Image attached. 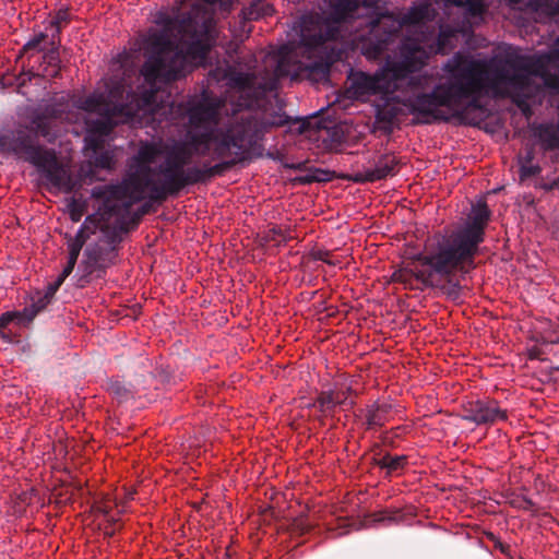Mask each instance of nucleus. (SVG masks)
Wrapping results in <instances>:
<instances>
[{
    "mask_svg": "<svg viewBox=\"0 0 559 559\" xmlns=\"http://www.w3.org/2000/svg\"><path fill=\"white\" fill-rule=\"evenodd\" d=\"M298 39L270 51L264 58L261 79L230 72L228 96L219 99L203 90L189 99L186 140L167 150L163 141H142L130 165L131 171L120 185L95 188L92 197L102 200L99 214L124 217L130 207L148 198L164 201L188 185L204 181L226 168L262 156V131L258 121L242 122L223 131V110L231 105L233 115L242 108H261L267 93L277 88L283 76L299 80L314 70V19L302 17L294 26Z\"/></svg>",
    "mask_w": 559,
    "mask_h": 559,
    "instance_id": "1",
    "label": "nucleus"
},
{
    "mask_svg": "<svg viewBox=\"0 0 559 559\" xmlns=\"http://www.w3.org/2000/svg\"><path fill=\"white\" fill-rule=\"evenodd\" d=\"M445 81L426 92L427 79L409 73L404 85L412 87V94L404 100L407 111L419 118L421 123L447 120L441 107H454L467 100L477 108L478 100L487 90L502 96L500 82L493 79L495 62H485L457 52L443 66Z\"/></svg>",
    "mask_w": 559,
    "mask_h": 559,
    "instance_id": "2",
    "label": "nucleus"
},
{
    "mask_svg": "<svg viewBox=\"0 0 559 559\" xmlns=\"http://www.w3.org/2000/svg\"><path fill=\"white\" fill-rule=\"evenodd\" d=\"M328 16L321 21L317 12V75L325 74L330 66L341 59V50L331 48L328 60H323L324 50L329 48V41H335L342 37L341 24L360 16V10L366 11V26L369 28L366 53L377 58L382 55L388 45L397 36L403 26L417 25L428 19V5L412 8L402 17L390 12H381L378 8L379 0H326Z\"/></svg>",
    "mask_w": 559,
    "mask_h": 559,
    "instance_id": "3",
    "label": "nucleus"
},
{
    "mask_svg": "<svg viewBox=\"0 0 559 559\" xmlns=\"http://www.w3.org/2000/svg\"><path fill=\"white\" fill-rule=\"evenodd\" d=\"M61 111L50 110L38 116L31 128L19 127L0 133V152L12 154L28 160L40 169L52 187L70 192L74 188L68 165L59 163L55 153L38 147L35 142L40 134L49 136L56 121L61 119Z\"/></svg>",
    "mask_w": 559,
    "mask_h": 559,
    "instance_id": "4",
    "label": "nucleus"
},
{
    "mask_svg": "<svg viewBox=\"0 0 559 559\" xmlns=\"http://www.w3.org/2000/svg\"><path fill=\"white\" fill-rule=\"evenodd\" d=\"M493 62V79L501 83L502 96L525 115L531 114L532 76L540 78L550 90H559V49L539 56H507Z\"/></svg>",
    "mask_w": 559,
    "mask_h": 559,
    "instance_id": "5",
    "label": "nucleus"
},
{
    "mask_svg": "<svg viewBox=\"0 0 559 559\" xmlns=\"http://www.w3.org/2000/svg\"><path fill=\"white\" fill-rule=\"evenodd\" d=\"M453 252V249L433 241L427 242L423 252L413 255L404 269L394 273V280L404 284L416 280L424 287L439 289L450 300H459L461 285L454 275L473 269L475 258L454 260Z\"/></svg>",
    "mask_w": 559,
    "mask_h": 559,
    "instance_id": "6",
    "label": "nucleus"
},
{
    "mask_svg": "<svg viewBox=\"0 0 559 559\" xmlns=\"http://www.w3.org/2000/svg\"><path fill=\"white\" fill-rule=\"evenodd\" d=\"M429 52L416 38H405L400 46V59L388 61L373 74L352 70L347 76L346 95L367 100L374 95L394 94L404 86L409 73L421 69Z\"/></svg>",
    "mask_w": 559,
    "mask_h": 559,
    "instance_id": "7",
    "label": "nucleus"
},
{
    "mask_svg": "<svg viewBox=\"0 0 559 559\" xmlns=\"http://www.w3.org/2000/svg\"><path fill=\"white\" fill-rule=\"evenodd\" d=\"M491 212L486 202H478L473 205L467 223L453 230L448 236H437L433 242L453 249L452 258L454 260L475 258L478 253L479 245L485 240V228L490 219Z\"/></svg>",
    "mask_w": 559,
    "mask_h": 559,
    "instance_id": "8",
    "label": "nucleus"
},
{
    "mask_svg": "<svg viewBox=\"0 0 559 559\" xmlns=\"http://www.w3.org/2000/svg\"><path fill=\"white\" fill-rule=\"evenodd\" d=\"M48 305L47 297H40L22 310L5 311L0 314V338L7 344H20L24 331L28 329L36 316Z\"/></svg>",
    "mask_w": 559,
    "mask_h": 559,
    "instance_id": "9",
    "label": "nucleus"
},
{
    "mask_svg": "<svg viewBox=\"0 0 559 559\" xmlns=\"http://www.w3.org/2000/svg\"><path fill=\"white\" fill-rule=\"evenodd\" d=\"M462 419L476 426H493L498 421L508 419V411L501 408L497 400L484 397L468 402L464 407Z\"/></svg>",
    "mask_w": 559,
    "mask_h": 559,
    "instance_id": "10",
    "label": "nucleus"
},
{
    "mask_svg": "<svg viewBox=\"0 0 559 559\" xmlns=\"http://www.w3.org/2000/svg\"><path fill=\"white\" fill-rule=\"evenodd\" d=\"M123 511L124 507L118 504L111 496L107 495L94 503L91 513L97 528L103 532L104 536L109 537L121 528Z\"/></svg>",
    "mask_w": 559,
    "mask_h": 559,
    "instance_id": "11",
    "label": "nucleus"
},
{
    "mask_svg": "<svg viewBox=\"0 0 559 559\" xmlns=\"http://www.w3.org/2000/svg\"><path fill=\"white\" fill-rule=\"evenodd\" d=\"M401 162L390 153L382 154L378 157L373 167L365 168L362 171L356 173L352 180L357 183L376 182L388 177H393L399 173Z\"/></svg>",
    "mask_w": 559,
    "mask_h": 559,
    "instance_id": "12",
    "label": "nucleus"
},
{
    "mask_svg": "<svg viewBox=\"0 0 559 559\" xmlns=\"http://www.w3.org/2000/svg\"><path fill=\"white\" fill-rule=\"evenodd\" d=\"M383 104L376 108V121L381 129L391 131L399 117L405 115L404 102L401 103L394 94L381 95Z\"/></svg>",
    "mask_w": 559,
    "mask_h": 559,
    "instance_id": "13",
    "label": "nucleus"
},
{
    "mask_svg": "<svg viewBox=\"0 0 559 559\" xmlns=\"http://www.w3.org/2000/svg\"><path fill=\"white\" fill-rule=\"evenodd\" d=\"M533 133L544 152L559 150V121L536 124L533 128Z\"/></svg>",
    "mask_w": 559,
    "mask_h": 559,
    "instance_id": "14",
    "label": "nucleus"
},
{
    "mask_svg": "<svg viewBox=\"0 0 559 559\" xmlns=\"http://www.w3.org/2000/svg\"><path fill=\"white\" fill-rule=\"evenodd\" d=\"M392 405L390 403L374 402L366 408V428L377 429L384 426L390 420Z\"/></svg>",
    "mask_w": 559,
    "mask_h": 559,
    "instance_id": "15",
    "label": "nucleus"
},
{
    "mask_svg": "<svg viewBox=\"0 0 559 559\" xmlns=\"http://www.w3.org/2000/svg\"><path fill=\"white\" fill-rule=\"evenodd\" d=\"M346 400V393L330 388L321 392L320 396L317 397V409L325 416H330L336 406L343 404Z\"/></svg>",
    "mask_w": 559,
    "mask_h": 559,
    "instance_id": "16",
    "label": "nucleus"
},
{
    "mask_svg": "<svg viewBox=\"0 0 559 559\" xmlns=\"http://www.w3.org/2000/svg\"><path fill=\"white\" fill-rule=\"evenodd\" d=\"M83 245L84 237L82 231H79L73 238H71L68 241V262L67 265L63 267L62 273L59 275V284H62L64 280L72 273Z\"/></svg>",
    "mask_w": 559,
    "mask_h": 559,
    "instance_id": "17",
    "label": "nucleus"
},
{
    "mask_svg": "<svg viewBox=\"0 0 559 559\" xmlns=\"http://www.w3.org/2000/svg\"><path fill=\"white\" fill-rule=\"evenodd\" d=\"M44 63L37 70L38 75L53 78L60 70L59 52L56 48L49 49L41 56Z\"/></svg>",
    "mask_w": 559,
    "mask_h": 559,
    "instance_id": "18",
    "label": "nucleus"
},
{
    "mask_svg": "<svg viewBox=\"0 0 559 559\" xmlns=\"http://www.w3.org/2000/svg\"><path fill=\"white\" fill-rule=\"evenodd\" d=\"M319 297L320 300H322L323 304H325L326 293L323 292V289H317V298ZM317 321H322L323 319L331 317L334 314V310L332 306H324L322 309L317 304Z\"/></svg>",
    "mask_w": 559,
    "mask_h": 559,
    "instance_id": "19",
    "label": "nucleus"
},
{
    "mask_svg": "<svg viewBox=\"0 0 559 559\" xmlns=\"http://www.w3.org/2000/svg\"><path fill=\"white\" fill-rule=\"evenodd\" d=\"M407 463V457L405 455H391L389 461L386 475L391 476L400 471H402Z\"/></svg>",
    "mask_w": 559,
    "mask_h": 559,
    "instance_id": "20",
    "label": "nucleus"
},
{
    "mask_svg": "<svg viewBox=\"0 0 559 559\" xmlns=\"http://www.w3.org/2000/svg\"><path fill=\"white\" fill-rule=\"evenodd\" d=\"M69 214L73 222H79L85 212V204L81 201L72 199L69 203Z\"/></svg>",
    "mask_w": 559,
    "mask_h": 559,
    "instance_id": "21",
    "label": "nucleus"
},
{
    "mask_svg": "<svg viewBox=\"0 0 559 559\" xmlns=\"http://www.w3.org/2000/svg\"><path fill=\"white\" fill-rule=\"evenodd\" d=\"M47 38L46 35L44 34H40L38 36H36L35 38H33L32 40H29L24 47H23V51L25 55H29L31 57H34V52H40L41 51V47H40V44L41 41H44L45 39Z\"/></svg>",
    "mask_w": 559,
    "mask_h": 559,
    "instance_id": "22",
    "label": "nucleus"
},
{
    "mask_svg": "<svg viewBox=\"0 0 559 559\" xmlns=\"http://www.w3.org/2000/svg\"><path fill=\"white\" fill-rule=\"evenodd\" d=\"M540 171L542 168L538 165H532L528 163H523L520 167V176L522 179L537 176Z\"/></svg>",
    "mask_w": 559,
    "mask_h": 559,
    "instance_id": "23",
    "label": "nucleus"
},
{
    "mask_svg": "<svg viewBox=\"0 0 559 559\" xmlns=\"http://www.w3.org/2000/svg\"><path fill=\"white\" fill-rule=\"evenodd\" d=\"M309 131V124L305 120H295L288 127V132L290 134H297L299 136L304 135Z\"/></svg>",
    "mask_w": 559,
    "mask_h": 559,
    "instance_id": "24",
    "label": "nucleus"
},
{
    "mask_svg": "<svg viewBox=\"0 0 559 559\" xmlns=\"http://www.w3.org/2000/svg\"><path fill=\"white\" fill-rule=\"evenodd\" d=\"M334 178H335L334 171L317 167V183L318 182H329Z\"/></svg>",
    "mask_w": 559,
    "mask_h": 559,
    "instance_id": "25",
    "label": "nucleus"
},
{
    "mask_svg": "<svg viewBox=\"0 0 559 559\" xmlns=\"http://www.w3.org/2000/svg\"><path fill=\"white\" fill-rule=\"evenodd\" d=\"M317 261H322L326 263L329 266H333L335 262L331 259V252L329 250H322L317 248Z\"/></svg>",
    "mask_w": 559,
    "mask_h": 559,
    "instance_id": "26",
    "label": "nucleus"
},
{
    "mask_svg": "<svg viewBox=\"0 0 559 559\" xmlns=\"http://www.w3.org/2000/svg\"><path fill=\"white\" fill-rule=\"evenodd\" d=\"M60 285L61 284H59V277H58L53 285H49L48 290H47V293L45 295H39L37 298H33V301L37 300L40 297H47L48 298V304H49L51 298H52V296L55 295L57 289L60 287Z\"/></svg>",
    "mask_w": 559,
    "mask_h": 559,
    "instance_id": "27",
    "label": "nucleus"
},
{
    "mask_svg": "<svg viewBox=\"0 0 559 559\" xmlns=\"http://www.w3.org/2000/svg\"><path fill=\"white\" fill-rule=\"evenodd\" d=\"M390 459H391L390 453H388V452L381 453V456H379V460H378V467H380L381 469H384L386 472Z\"/></svg>",
    "mask_w": 559,
    "mask_h": 559,
    "instance_id": "28",
    "label": "nucleus"
},
{
    "mask_svg": "<svg viewBox=\"0 0 559 559\" xmlns=\"http://www.w3.org/2000/svg\"><path fill=\"white\" fill-rule=\"evenodd\" d=\"M67 21H68V12L59 11L56 15L55 24H57V26L60 27L62 24H66Z\"/></svg>",
    "mask_w": 559,
    "mask_h": 559,
    "instance_id": "29",
    "label": "nucleus"
},
{
    "mask_svg": "<svg viewBox=\"0 0 559 559\" xmlns=\"http://www.w3.org/2000/svg\"><path fill=\"white\" fill-rule=\"evenodd\" d=\"M469 10L474 13V14H477V13H481L483 10H484V5L480 1L478 0H475V1H472L469 3Z\"/></svg>",
    "mask_w": 559,
    "mask_h": 559,
    "instance_id": "30",
    "label": "nucleus"
},
{
    "mask_svg": "<svg viewBox=\"0 0 559 559\" xmlns=\"http://www.w3.org/2000/svg\"><path fill=\"white\" fill-rule=\"evenodd\" d=\"M381 453H382V450L380 449L379 445H377L373 450H372V455L370 457V463L373 465V466H378V460H379V456H381Z\"/></svg>",
    "mask_w": 559,
    "mask_h": 559,
    "instance_id": "31",
    "label": "nucleus"
},
{
    "mask_svg": "<svg viewBox=\"0 0 559 559\" xmlns=\"http://www.w3.org/2000/svg\"><path fill=\"white\" fill-rule=\"evenodd\" d=\"M534 506H535V503L528 498H523L519 502V508H521L523 510H532L534 508Z\"/></svg>",
    "mask_w": 559,
    "mask_h": 559,
    "instance_id": "32",
    "label": "nucleus"
},
{
    "mask_svg": "<svg viewBox=\"0 0 559 559\" xmlns=\"http://www.w3.org/2000/svg\"><path fill=\"white\" fill-rule=\"evenodd\" d=\"M450 37L449 34L441 32L438 36V50H442L445 46L447 39Z\"/></svg>",
    "mask_w": 559,
    "mask_h": 559,
    "instance_id": "33",
    "label": "nucleus"
},
{
    "mask_svg": "<svg viewBox=\"0 0 559 559\" xmlns=\"http://www.w3.org/2000/svg\"><path fill=\"white\" fill-rule=\"evenodd\" d=\"M509 1L514 3V4H520V3L524 2V0H509ZM546 2H547V0H531L528 3L530 4H535L536 7H540L544 3H546Z\"/></svg>",
    "mask_w": 559,
    "mask_h": 559,
    "instance_id": "34",
    "label": "nucleus"
},
{
    "mask_svg": "<svg viewBox=\"0 0 559 559\" xmlns=\"http://www.w3.org/2000/svg\"><path fill=\"white\" fill-rule=\"evenodd\" d=\"M495 547L498 548L503 554H507V551L509 549L508 545H504L502 542H500L498 539L495 542Z\"/></svg>",
    "mask_w": 559,
    "mask_h": 559,
    "instance_id": "35",
    "label": "nucleus"
},
{
    "mask_svg": "<svg viewBox=\"0 0 559 559\" xmlns=\"http://www.w3.org/2000/svg\"><path fill=\"white\" fill-rule=\"evenodd\" d=\"M316 272H317V277L322 274L323 281H326L328 272H326V270L324 267H322V266L317 264Z\"/></svg>",
    "mask_w": 559,
    "mask_h": 559,
    "instance_id": "36",
    "label": "nucleus"
},
{
    "mask_svg": "<svg viewBox=\"0 0 559 559\" xmlns=\"http://www.w3.org/2000/svg\"><path fill=\"white\" fill-rule=\"evenodd\" d=\"M243 16H245V19L252 20V19H258L259 14L254 15L252 11H249V12H243Z\"/></svg>",
    "mask_w": 559,
    "mask_h": 559,
    "instance_id": "37",
    "label": "nucleus"
},
{
    "mask_svg": "<svg viewBox=\"0 0 559 559\" xmlns=\"http://www.w3.org/2000/svg\"><path fill=\"white\" fill-rule=\"evenodd\" d=\"M316 129H317V142H318L321 138V132H322V127L320 126V123L318 121H317Z\"/></svg>",
    "mask_w": 559,
    "mask_h": 559,
    "instance_id": "38",
    "label": "nucleus"
},
{
    "mask_svg": "<svg viewBox=\"0 0 559 559\" xmlns=\"http://www.w3.org/2000/svg\"><path fill=\"white\" fill-rule=\"evenodd\" d=\"M534 156H533V153L532 152H528L525 156V163H528L531 164L532 160H533Z\"/></svg>",
    "mask_w": 559,
    "mask_h": 559,
    "instance_id": "39",
    "label": "nucleus"
},
{
    "mask_svg": "<svg viewBox=\"0 0 559 559\" xmlns=\"http://www.w3.org/2000/svg\"><path fill=\"white\" fill-rule=\"evenodd\" d=\"M318 333H319V332L317 331V336H316L317 342H318V341H321V342H322V341H324V340L328 337L326 335H325V336H323V337H321V336H319V335H318Z\"/></svg>",
    "mask_w": 559,
    "mask_h": 559,
    "instance_id": "40",
    "label": "nucleus"
},
{
    "mask_svg": "<svg viewBox=\"0 0 559 559\" xmlns=\"http://www.w3.org/2000/svg\"><path fill=\"white\" fill-rule=\"evenodd\" d=\"M551 344H559V336L550 341Z\"/></svg>",
    "mask_w": 559,
    "mask_h": 559,
    "instance_id": "41",
    "label": "nucleus"
},
{
    "mask_svg": "<svg viewBox=\"0 0 559 559\" xmlns=\"http://www.w3.org/2000/svg\"><path fill=\"white\" fill-rule=\"evenodd\" d=\"M322 111H323V108H321V109L317 110V112H316L317 118H319V117H320V115H321V112H322Z\"/></svg>",
    "mask_w": 559,
    "mask_h": 559,
    "instance_id": "42",
    "label": "nucleus"
},
{
    "mask_svg": "<svg viewBox=\"0 0 559 559\" xmlns=\"http://www.w3.org/2000/svg\"><path fill=\"white\" fill-rule=\"evenodd\" d=\"M323 525H325V526H326V530H328V531H331V530H332V527L330 526V523L324 522V523H323Z\"/></svg>",
    "mask_w": 559,
    "mask_h": 559,
    "instance_id": "43",
    "label": "nucleus"
},
{
    "mask_svg": "<svg viewBox=\"0 0 559 559\" xmlns=\"http://www.w3.org/2000/svg\"><path fill=\"white\" fill-rule=\"evenodd\" d=\"M320 525L321 524L319 523V519L317 518V524H316L317 531L319 530Z\"/></svg>",
    "mask_w": 559,
    "mask_h": 559,
    "instance_id": "44",
    "label": "nucleus"
},
{
    "mask_svg": "<svg viewBox=\"0 0 559 559\" xmlns=\"http://www.w3.org/2000/svg\"><path fill=\"white\" fill-rule=\"evenodd\" d=\"M272 124H282V121H280V122L273 121Z\"/></svg>",
    "mask_w": 559,
    "mask_h": 559,
    "instance_id": "45",
    "label": "nucleus"
}]
</instances>
